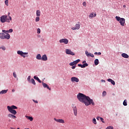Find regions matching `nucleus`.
<instances>
[{
    "mask_svg": "<svg viewBox=\"0 0 129 129\" xmlns=\"http://www.w3.org/2000/svg\"><path fill=\"white\" fill-rule=\"evenodd\" d=\"M121 56H122V57L124 58H128L129 57L128 55L125 53L121 54Z\"/></svg>",
    "mask_w": 129,
    "mask_h": 129,
    "instance_id": "2eb2a0df",
    "label": "nucleus"
},
{
    "mask_svg": "<svg viewBox=\"0 0 129 129\" xmlns=\"http://www.w3.org/2000/svg\"><path fill=\"white\" fill-rule=\"evenodd\" d=\"M123 105L124 106H126L127 105V101L126 100H124V102H123Z\"/></svg>",
    "mask_w": 129,
    "mask_h": 129,
    "instance_id": "c85d7f7f",
    "label": "nucleus"
},
{
    "mask_svg": "<svg viewBox=\"0 0 129 129\" xmlns=\"http://www.w3.org/2000/svg\"><path fill=\"white\" fill-rule=\"evenodd\" d=\"M106 129H113V127L112 126H109L106 128Z\"/></svg>",
    "mask_w": 129,
    "mask_h": 129,
    "instance_id": "58836bf2",
    "label": "nucleus"
},
{
    "mask_svg": "<svg viewBox=\"0 0 129 129\" xmlns=\"http://www.w3.org/2000/svg\"><path fill=\"white\" fill-rule=\"evenodd\" d=\"M34 79L37 80L39 83H41V81L39 79L38 77L34 76Z\"/></svg>",
    "mask_w": 129,
    "mask_h": 129,
    "instance_id": "aec40b11",
    "label": "nucleus"
},
{
    "mask_svg": "<svg viewBox=\"0 0 129 129\" xmlns=\"http://www.w3.org/2000/svg\"><path fill=\"white\" fill-rule=\"evenodd\" d=\"M25 117H26V118L28 119V120H30V121H32L33 120V118L31 116H25Z\"/></svg>",
    "mask_w": 129,
    "mask_h": 129,
    "instance_id": "5701e85b",
    "label": "nucleus"
},
{
    "mask_svg": "<svg viewBox=\"0 0 129 129\" xmlns=\"http://www.w3.org/2000/svg\"><path fill=\"white\" fill-rule=\"evenodd\" d=\"M86 60H84L83 61V64H85V63H86Z\"/></svg>",
    "mask_w": 129,
    "mask_h": 129,
    "instance_id": "6e6d98bb",
    "label": "nucleus"
},
{
    "mask_svg": "<svg viewBox=\"0 0 129 129\" xmlns=\"http://www.w3.org/2000/svg\"><path fill=\"white\" fill-rule=\"evenodd\" d=\"M78 66H79V67H81L82 68V64H78Z\"/></svg>",
    "mask_w": 129,
    "mask_h": 129,
    "instance_id": "09e8293b",
    "label": "nucleus"
},
{
    "mask_svg": "<svg viewBox=\"0 0 129 129\" xmlns=\"http://www.w3.org/2000/svg\"><path fill=\"white\" fill-rule=\"evenodd\" d=\"M37 33H38V34L40 33V29L38 28V29H37Z\"/></svg>",
    "mask_w": 129,
    "mask_h": 129,
    "instance_id": "49530a36",
    "label": "nucleus"
},
{
    "mask_svg": "<svg viewBox=\"0 0 129 129\" xmlns=\"http://www.w3.org/2000/svg\"><path fill=\"white\" fill-rule=\"evenodd\" d=\"M2 49L4 51H5L6 48V47L5 46H2L1 47H0V49Z\"/></svg>",
    "mask_w": 129,
    "mask_h": 129,
    "instance_id": "72a5a7b5",
    "label": "nucleus"
},
{
    "mask_svg": "<svg viewBox=\"0 0 129 129\" xmlns=\"http://www.w3.org/2000/svg\"><path fill=\"white\" fill-rule=\"evenodd\" d=\"M42 85L43 87L44 88H47V89L49 90H51V88L49 87L48 85H47L46 83H44V82H42Z\"/></svg>",
    "mask_w": 129,
    "mask_h": 129,
    "instance_id": "dca6fc26",
    "label": "nucleus"
},
{
    "mask_svg": "<svg viewBox=\"0 0 129 129\" xmlns=\"http://www.w3.org/2000/svg\"><path fill=\"white\" fill-rule=\"evenodd\" d=\"M10 13H8V16H10Z\"/></svg>",
    "mask_w": 129,
    "mask_h": 129,
    "instance_id": "13d9d810",
    "label": "nucleus"
},
{
    "mask_svg": "<svg viewBox=\"0 0 129 129\" xmlns=\"http://www.w3.org/2000/svg\"><path fill=\"white\" fill-rule=\"evenodd\" d=\"M17 129H20V128H17Z\"/></svg>",
    "mask_w": 129,
    "mask_h": 129,
    "instance_id": "680f3d73",
    "label": "nucleus"
},
{
    "mask_svg": "<svg viewBox=\"0 0 129 129\" xmlns=\"http://www.w3.org/2000/svg\"><path fill=\"white\" fill-rule=\"evenodd\" d=\"M83 5L84 6V7H86V3L85 2H84L83 3Z\"/></svg>",
    "mask_w": 129,
    "mask_h": 129,
    "instance_id": "de8ad7c7",
    "label": "nucleus"
},
{
    "mask_svg": "<svg viewBox=\"0 0 129 129\" xmlns=\"http://www.w3.org/2000/svg\"><path fill=\"white\" fill-rule=\"evenodd\" d=\"M30 79H31V76H29L28 78H27V81L28 82H30L31 80H30Z\"/></svg>",
    "mask_w": 129,
    "mask_h": 129,
    "instance_id": "c03bdc74",
    "label": "nucleus"
},
{
    "mask_svg": "<svg viewBox=\"0 0 129 129\" xmlns=\"http://www.w3.org/2000/svg\"><path fill=\"white\" fill-rule=\"evenodd\" d=\"M17 53L18 55H20L21 56H22V57H24V58H25L26 57L25 55H28V52H24L21 50H18L17 51Z\"/></svg>",
    "mask_w": 129,
    "mask_h": 129,
    "instance_id": "7ed1b4c3",
    "label": "nucleus"
},
{
    "mask_svg": "<svg viewBox=\"0 0 129 129\" xmlns=\"http://www.w3.org/2000/svg\"><path fill=\"white\" fill-rule=\"evenodd\" d=\"M6 22H7V23H10V19H7L6 20Z\"/></svg>",
    "mask_w": 129,
    "mask_h": 129,
    "instance_id": "a18cd8bd",
    "label": "nucleus"
},
{
    "mask_svg": "<svg viewBox=\"0 0 129 129\" xmlns=\"http://www.w3.org/2000/svg\"><path fill=\"white\" fill-rule=\"evenodd\" d=\"M94 63L95 66H97L99 64V59H95L94 60Z\"/></svg>",
    "mask_w": 129,
    "mask_h": 129,
    "instance_id": "a878e982",
    "label": "nucleus"
},
{
    "mask_svg": "<svg viewBox=\"0 0 129 129\" xmlns=\"http://www.w3.org/2000/svg\"><path fill=\"white\" fill-rule=\"evenodd\" d=\"M41 55H40V54H38L37 55H36V59H37L38 60H41Z\"/></svg>",
    "mask_w": 129,
    "mask_h": 129,
    "instance_id": "b1692460",
    "label": "nucleus"
},
{
    "mask_svg": "<svg viewBox=\"0 0 129 129\" xmlns=\"http://www.w3.org/2000/svg\"><path fill=\"white\" fill-rule=\"evenodd\" d=\"M85 54L87 56V57H94V55L93 53H89L87 51H85Z\"/></svg>",
    "mask_w": 129,
    "mask_h": 129,
    "instance_id": "9d476101",
    "label": "nucleus"
},
{
    "mask_svg": "<svg viewBox=\"0 0 129 129\" xmlns=\"http://www.w3.org/2000/svg\"><path fill=\"white\" fill-rule=\"evenodd\" d=\"M36 16L40 17V10L36 11Z\"/></svg>",
    "mask_w": 129,
    "mask_h": 129,
    "instance_id": "cd10ccee",
    "label": "nucleus"
},
{
    "mask_svg": "<svg viewBox=\"0 0 129 129\" xmlns=\"http://www.w3.org/2000/svg\"><path fill=\"white\" fill-rule=\"evenodd\" d=\"M115 19L118 22H119L121 26H124V24L125 23V19H124V18H121L119 16H115Z\"/></svg>",
    "mask_w": 129,
    "mask_h": 129,
    "instance_id": "f03ea898",
    "label": "nucleus"
},
{
    "mask_svg": "<svg viewBox=\"0 0 129 129\" xmlns=\"http://www.w3.org/2000/svg\"><path fill=\"white\" fill-rule=\"evenodd\" d=\"M41 60L43 61H46L48 60V57L47 56L46 54L43 55Z\"/></svg>",
    "mask_w": 129,
    "mask_h": 129,
    "instance_id": "4468645a",
    "label": "nucleus"
},
{
    "mask_svg": "<svg viewBox=\"0 0 129 129\" xmlns=\"http://www.w3.org/2000/svg\"><path fill=\"white\" fill-rule=\"evenodd\" d=\"M96 16V14H94L93 13H91L90 16H89V18L90 19H92V18H95Z\"/></svg>",
    "mask_w": 129,
    "mask_h": 129,
    "instance_id": "a211bd4d",
    "label": "nucleus"
},
{
    "mask_svg": "<svg viewBox=\"0 0 129 129\" xmlns=\"http://www.w3.org/2000/svg\"><path fill=\"white\" fill-rule=\"evenodd\" d=\"M8 110L9 111V112H10L11 113H12L14 115H15L16 114H17V111L15 110L14 109H9Z\"/></svg>",
    "mask_w": 129,
    "mask_h": 129,
    "instance_id": "f8f14e48",
    "label": "nucleus"
},
{
    "mask_svg": "<svg viewBox=\"0 0 129 129\" xmlns=\"http://www.w3.org/2000/svg\"><path fill=\"white\" fill-rule=\"evenodd\" d=\"M94 54H95V55H101V53L100 52H95Z\"/></svg>",
    "mask_w": 129,
    "mask_h": 129,
    "instance_id": "4c0bfd02",
    "label": "nucleus"
},
{
    "mask_svg": "<svg viewBox=\"0 0 129 129\" xmlns=\"http://www.w3.org/2000/svg\"><path fill=\"white\" fill-rule=\"evenodd\" d=\"M92 122L93 123H94L95 124H97V121H96V119L94 118L93 119Z\"/></svg>",
    "mask_w": 129,
    "mask_h": 129,
    "instance_id": "c9c22d12",
    "label": "nucleus"
},
{
    "mask_svg": "<svg viewBox=\"0 0 129 129\" xmlns=\"http://www.w3.org/2000/svg\"><path fill=\"white\" fill-rule=\"evenodd\" d=\"M59 42L61 43H63L65 44H68V43H69V40L67 39L63 38V39L59 40Z\"/></svg>",
    "mask_w": 129,
    "mask_h": 129,
    "instance_id": "423d86ee",
    "label": "nucleus"
},
{
    "mask_svg": "<svg viewBox=\"0 0 129 129\" xmlns=\"http://www.w3.org/2000/svg\"><path fill=\"white\" fill-rule=\"evenodd\" d=\"M33 101H34V103H38V101H35V100H33Z\"/></svg>",
    "mask_w": 129,
    "mask_h": 129,
    "instance_id": "603ef678",
    "label": "nucleus"
},
{
    "mask_svg": "<svg viewBox=\"0 0 129 129\" xmlns=\"http://www.w3.org/2000/svg\"><path fill=\"white\" fill-rule=\"evenodd\" d=\"M76 64H77V63L74 62V61L70 63V66H74Z\"/></svg>",
    "mask_w": 129,
    "mask_h": 129,
    "instance_id": "473e14b6",
    "label": "nucleus"
},
{
    "mask_svg": "<svg viewBox=\"0 0 129 129\" xmlns=\"http://www.w3.org/2000/svg\"><path fill=\"white\" fill-rule=\"evenodd\" d=\"M77 99L81 103H84L86 106H88L91 104L93 106L95 105L94 101L89 96H86L85 94H83V93H79V94L77 95Z\"/></svg>",
    "mask_w": 129,
    "mask_h": 129,
    "instance_id": "f257e3e1",
    "label": "nucleus"
},
{
    "mask_svg": "<svg viewBox=\"0 0 129 129\" xmlns=\"http://www.w3.org/2000/svg\"><path fill=\"white\" fill-rule=\"evenodd\" d=\"M9 20H10L11 21H12V17L9 16Z\"/></svg>",
    "mask_w": 129,
    "mask_h": 129,
    "instance_id": "864d4df0",
    "label": "nucleus"
},
{
    "mask_svg": "<svg viewBox=\"0 0 129 129\" xmlns=\"http://www.w3.org/2000/svg\"><path fill=\"white\" fill-rule=\"evenodd\" d=\"M71 81L72 82L78 83L79 82V79L76 77H73L72 78H71Z\"/></svg>",
    "mask_w": 129,
    "mask_h": 129,
    "instance_id": "1a4fd4ad",
    "label": "nucleus"
},
{
    "mask_svg": "<svg viewBox=\"0 0 129 129\" xmlns=\"http://www.w3.org/2000/svg\"><path fill=\"white\" fill-rule=\"evenodd\" d=\"M13 76L15 78H17V74L15 73H13Z\"/></svg>",
    "mask_w": 129,
    "mask_h": 129,
    "instance_id": "37998d69",
    "label": "nucleus"
},
{
    "mask_svg": "<svg viewBox=\"0 0 129 129\" xmlns=\"http://www.w3.org/2000/svg\"><path fill=\"white\" fill-rule=\"evenodd\" d=\"M72 68V69H76V66H73Z\"/></svg>",
    "mask_w": 129,
    "mask_h": 129,
    "instance_id": "3c124183",
    "label": "nucleus"
},
{
    "mask_svg": "<svg viewBox=\"0 0 129 129\" xmlns=\"http://www.w3.org/2000/svg\"><path fill=\"white\" fill-rule=\"evenodd\" d=\"M29 82L33 84L34 85H36V83L33 79H31V81H29Z\"/></svg>",
    "mask_w": 129,
    "mask_h": 129,
    "instance_id": "393cba45",
    "label": "nucleus"
},
{
    "mask_svg": "<svg viewBox=\"0 0 129 129\" xmlns=\"http://www.w3.org/2000/svg\"><path fill=\"white\" fill-rule=\"evenodd\" d=\"M107 81L109 82H111V84L112 85H115V83L114 81L112 80L111 79H108Z\"/></svg>",
    "mask_w": 129,
    "mask_h": 129,
    "instance_id": "6ab92c4d",
    "label": "nucleus"
},
{
    "mask_svg": "<svg viewBox=\"0 0 129 129\" xmlns=\"http://www.w3.org/2000/svg\"><path fill=\"white\" fill-rule=\"evenodd\" d=\"M11 129H16L15 128L11 127Z\"/></svg>",
    "mask_w": 129,
    "mask_h": 129,
    "instance_id": "bf43d9fd",
    "label": "nucleus"
},
{
    "mask_svg": "<svg viewBox=\"0 0 129 129\" xmlns=\"http://www.w3.org/2000/svg\"><path fill=\"white\" fill-rule=\"evenodd\" d=\"M66 54H68V55H72L73 56H74L75 55V53L74 52H72L71 51V50L70 49H67L66 50Z\"/></svg>",
    "mask_w": 129,
    "mask_h": 129,
    "instance_id": "0eeeda50",
    "label": "nucleus"
},
{
    "mask_svg": "<svg viewBox=\"0 0 129 129\" xmlns=\"http://www.w3.org/2000/svg\"><path fill=\"white\" fill-rule=\"evenodd\" d=\"M101 82L102 83H103V82L105 83V80H101Z\"/></svg>",
    "mask_w": 129,
    "mask_h": 129,
    "instance_id": "8fccbe9b",
    "label": "nucleus"
},
{
    "mask_svg": "<svg viewBox=\"0 0 129 129\" xmlns=\"http://www.w3.org/2000/svg\"><path fill=\"white\" fill-rule=\"evenodd\" d=\"M2 32H3L4 33L6 34H7L9 33L8 30H2Z\"/></svg>",
    "mask_w": 129,
    "mask_h": 129,
    "instance_id": "e433bc0d",
    "label": "nucleus"
},
{
    "mask_svg": "<svg viewBox=\"0 0 129 129\" xmlns=\"http://www.w3.org/2000/svg\"><path fill=\"white\" fill-rule=\"evenodd\" d=\"M5 4H6V5L7 7H8V6H9V1L8 0L5 1Z\"/></svg>",
    "mask_w": 129,
    "mask_h": 129,
    "instance_id": "f704fd0d",
    "label": "nucleus"
},
{
    "mask_svg": "<svg viewBox=\"0 0 129 129\" xmlns=\"http://www.w3.org/2000/svg\"><path fill=\"white\" fill-rule=\"evenodd\" d=\"M8 33H12L13 32V29H10L9 30H8Z\"/></svg>",
    "mask_w": 129,
    "mask_h": 129,
    "instance_id": "ea45409f",
    "label": "nucleus"
},
{
    "mask_svg": "<svg viewBox=\"0 0 129 129\" xmlns=\"http://www.w3.org/2000/svg\"><path fill=\"white\" fill-rule=\"evenodd\" d=\"M39 21H40V18L39 17V16L36 17L35 19V22H39Z\"/></svg>",
    "mask_w": 129,
    "mask_h": 129,
    "instance_id": "c756f323",
    "label": "nucleus"
},
{
    "mask_svg": "<svg viewBox=\"0 0 129 129\" xmlns=\"http://www.w3.org/2000/svg\"><path fill=\"white\" fill-rule=\"evenodd\" d=\"M15 89L12 90V92H15Z\"/></svg>",
    "mask_w": 129,
    "mask_h": 129,
    "instance_id": "4d7b16f0",
    "label": "nucleus"
},
{
    "mask_svg": "<svg viewBox=\"0 0 129 129\" xmlns=\"http://www.w3.org/2000/svg\"><path fill=\"white\" fill-rule=\"evenodd\" d=\"M73 110H74V115L77 116L78 114V110L76 108V107H73Z\"/></svg>",
    "mask_w": 129,
    "mask_h": 129,
    "instance_id": "f3484780",
    "label": "nucleus"
},
{
    "mask_svg": "<svg viewBox=\"0 0 129 129\" xmlns=\"http://www.w3.org/2000/svg\"><path fill=\"white\" fill-rule=\"evenodd\" d=\"M73 62H75V63H76V64H77L79 63V62H80V59H78L77 60H75Z\"/></svg>",
    "mask_w": 129,
    "mask_h": 129,
    "instance_id": "2f4dec72",
    "label": "nucleus"
},
{
    "mask_svg": "<svg viewBox=\"0 0 129 129\" xmlns=\"http://www.w3.org/2000/svg\"><path fill=\"white\" fill-rule=\"evenodd\" d=\"M106 92L105 91H104L102 93V96H106Z\"/></svg>",
    "mask_w": 129,
    "mask_h": 129,
    "instance_id": "a19ab883",
    "label": "nucleus"
},
{
    "mask_svg": "<svg viewBox=\"0 0 129 129\" xmlns=\"http://www.w3.org/2000/svg\"><path fill=\"white\" fill-rule=\"evenodd\" d=\"M100 121H102V123H104V119L102 117H100Z\"/></svg>",
    "mask_w": 129,
    "mask_h": 129,
    "instance_id": "79ce46f5",
    "label": "nucleus"
},
{
    "mask_svg": "<svg viewBox=\"0 0 129 129\" xmlns=\"http://www.w3.org/2000/svg\"><path fill=\"white\" fill-rule=\"evenodd\" d=\"M88 66V64L87 63H84V64H82V68H85Z\"/></svg>",
    "mask_w": 129,
    "mask_h": 129,
    "instance_id": "7c9ffc66",
    "label": "nucleus"
},
{
    "mask_svg": "<svg viewBox=\"0 0 129 129\" xmlns=\"http://www.w3.org/2000/svg\"><path fill=\"white\" fill-rule=\"evenodd\" d=\"M80 23H78L77 24H76V25H75L74 27H72V29L73 30H78L79 29H80Z\"/></svg>",
    "mask_w": 129,
    "mask_h": 129,
    "instance_id": "39448f33",
    "label": "nucleus"
},
{
    "mask_svg": "<svg viewBox=\"0 0 129 129\" xmlns=\"http://www.w3.org/2000/svg\"><path fill=\"white\" fill-rule=\"evenodd\" d=\"M11 109V110H15L17 109L18 107L15 106V105H12L11 106H7V109Z\"/></svg>",
    "mask_w": 129,
    "mask_h": 129,
    "instance_id": "9b49d317",
    "label": "nucleus"
},
{
    "mask_svg": "<svg viewBox=\"0 0 129 129\" xmlns=\"http://www.w3.org/2000/svg\"><path fill=\"white\" fill-rule=\"evenodd\" d=\"M54 120H55L56 122H59L60 123H64L65 121L62 119H57L55 118H54Z\"/></svg>",
    "mask_w": 129,
    "mask_h": 129,
    "instance_id": "6e6552de",
    "label": "nucleus"
},
{
    "mask_svg": "<svg viewBox=\"0 0 129 129\" xmlns=\"http://www.w3.org/2000/svg\"><path fill=\"white\" fill-rule=\"evenodd\" d=\"M7 18H8V16L7 15H4L1 16V17H0V21H1L2 23H5L6 20L7 19Z\"/></svg>",
    "mask_w": 129,
    "mask_h": 129,
    "instance_id": "20e7f679",
    "label": "nucleus"
},
{
    "mask_svg": "<svg viewBox=\"0 0 129 129\" xmlns=\"http://www.w3.org/2000/svg\"><path fill=\"white\" fill-rule=\"evenodd\" d=\"M10 38H11L10 35L9 34H7L5 35L3 37V38H1V39H7V40H9V39H10Z\"/></svg>",
    "mask_w": 129,
    "mask_h": 129,
    "instance_id": "ddd939ff",
    "label": "nucleus"
},
{
    "mask_svg": "<svg viewBox=\"0 0 129 129\" xmlns=\"http://www.w3.org/2000/svg\"><path fill=\"white\" fill-rule=\"evenodd\" d=\"M8 117H9L10 118H12L13 119L17 118V116H15L14 115H13L12 114H8Z\"/></svg>",
    "mask_w": 129,
    "mask_h": 129,
    "instance_id": "412c9836",
    "label": "nucleus"
},
{
    "mask_svg": "<svg viewBox=\"0 0 129 129\" xmlns=\"http://www.w3.org/2000/svg\"><path fill=\"white\" fill-rule=\"evenodd\" d=\"M24 129H30L29 128H25Z\"/></svg>",
    "mask_w": 129,
    "mask_h": 129,
    "instance_id": "052dcab7",
    "label": "nucleus"
},
{
    "mask_svg": "<svg viewBox=\"0 0 129 129\" xmlns=\"http://www.w3.org/2000/svg\"><path fill=\"white\" fill-rule=\"evenodd\" d=\"M100 118H101V117H97V119L98 120H99V118L100 119Z\"/></svg>",
    "mask_w": 129,
    "mask_h": 129,
    "instance_id": "5fc2aeb1",
    "label": "nucleus"
},
{
    "mask_svg": "<svg viewBox=\"0 0 129 129\" xmlns=\"http://www.w3.org/2000/svg\"><path fill=\"white\" fill-rule=\"evenodd\" d=\"M7 92H8V90H4L2 91H0V94H5Z\"/></svg>",
    "mask_w": 129,
    "mask_h": 129,
    "instance_id": "4be33fe9",
    "label": "nucleus"
},
{
    "mask_svg": "<svg viewBox=\"0 0 129 129\" xmlns=\"http://www.w3.org/2000/svg\"><path fill=\"white\" fill-rule=\"evenodd\" d=\"M6 34H5L4 33H0V39L4 38V36H5Z\"/></svg>",
    "mask_w": 129,
    "mask_h": 129,
    "instance_id": "bb28decb",
    "label": "nucleus"
}]
</instances>
